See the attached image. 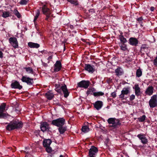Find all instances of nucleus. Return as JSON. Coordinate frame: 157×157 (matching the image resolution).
<instances>
[{"mask_svg":"<svg viewBox=\"0 0 157 157\" xmlns=\"http://www.w3.org/2000/svg\"><path fill=\"white\" fill-rule=\"evenodd\" d=\"M148 47L146 46V44H142L140 48V52L141 53H142V52H146L145 50H148Z\"/></svg>","mask_w":157,"mask_h":157,"instance_id":"nucleus-31","label":"nucleus"},{"mask_svg":"<svg viewBox=\"0 0 157 157\" xmlns=\"http://www.w3.org/2000/svg\"><path fill=\"white\" fill-rule=\"evenodd\" d=\"M52 58V56H51L48 57V58L47 59L48 60H50Z\"/></svg>","mask_w":157,"mask_h":157,"instance_id":"nucleus-58","label":"nucleus"},{"mask_svg":"<svg viewBox=\"0 0 157 157\" xmlns=\"http://www.w3.org/2000/svg\"><path fill=\"white\" fill-rule=\"evenodd\" d=\"M10 13L9 11H4L2 12V16L3 18H6L10 16Z\"/></svg>","mask_w":157,"mask_h":157,"instance_id":"nucleus-32","label":"nucleus"},{"mask_svg":"<svg viewBox=\"0 0 157 157\" xmlns=\"http://www.w3.org/2000/svg\"><path fill=\"white\" fill-rule=\"evenodd\" d=\"M130 87H124L121 91V93L125 95H127L130 93Z\"/></svg>","mask_w":157,"mask_h":157,"instance_id":"nucleus-27","label":"nucleus"},{"mask_svg":"<svg viewBox=\"0 0 157 157\" xmlns=\"http://www.w3.org/2000/svg\"><path fill=\"white\" fill-rule=\"evenodd\" d=\"M94 66H91L90 64H85V69L91 73H93L95 71Z\"/></svg>","mask_w":157,"mask_h":157,"instance_id":"nucleus-14","label":"nucleus"},{"mask_svg":"<svg viewBox=\"0 0 157 157\" xmlns=\"http://www.w3.org/2000/svg\"><path fill=\"white\" fill-rule=\"evenodd\" d=\"M107 122L109 124H112L109 127H112L113 129L118 128L121 125L120 121L115 118H109L107 120Z\"/></svg>","mask_w":157,"mask_h":157,"instance_id":"nucleus-2","label":"nucleus"},{"mask_svg":"<svg viewBox=\"0 0 157 157\" xmlns=\"http://www.w3.org/2000/svg\"><path fill=\"white\" fill-rule=\"evenodd\" d=\"M94 107L98 110L101 108L103 105V102L100 101H97L93 104Z\"/></svg>","mask_w":157,"mask_h":157,"instance_id":"nucleus-15","label":"nucleus"},{"mask_svg":"<svg viewBox=\"0 0 157 157\" xmlns=\"http://www.w3.org/2000/svg\"><path fill=\"white\" fill-rule=\"evenodd\" d=\"M111 95L113 98H115L116 97V93L115 92H112L111 94Z\"/></svg>","mask_w":157,"mask_h":157,"instance_id":"nucleus-46","label":"nucleus"},{"mask_svg":"<svg viewBox=\"0 0 157 157\" xmlns=\"http://www.w3.org/2000/svg\"><path fill=\"white\" fill-rule=\"evenodd\" d=\"M54 72H57L60 71L62 67L61 61L60 60H57L54 64Z\"/></svg>","mask_w":157,"mask_h":157,"instance_id":"nucleus-12","label":"nucleus"},{"mask_svg":"<svg viewBox=\"0 0 157 157\" xmlns=\"http://www.w3.org/2000/svg\"><path fill=\"white\" fill-rule=\"evenodd\" d=\"M149 104L151 108H153L157 106V101H149Z\"/></svg>","mask_w":157,"mask_h":157,"instance_id":"nucleus-26","label":"nucleus"},{"mask_svg":"<svg viewBox=\"0 0 157 157\" xmlns=\"http://www.w3.org/2000/svg\"><path fill=\"white\" fill-rule=\"evenodd\" d=\"M5 124H7L6 126V129L9 131L20 129L22 128L23 124L21 121L17 119L13 120L9 123H6Z\"/></svg>","mask_w":157,"mask_h":157,"instance_id":"nucleus-1","label":"nucleus"},{"mask_svg":"<svg viewBox=\"0 0 157 157\" xmlns=\"http://www.w3.org/2000/svg\"><path fill=\"white\" fill-rule=\"evenodd\" d=\"M3 57V53L0 51V58H2Z\"/></svg>","mask_w":157,"mask_h":157,"instance_id":"nucleus-55","label":"nucleus"},{"mask_svg":"<svg viewBox=\"0 0 157 157\" xmlns=\"http://www.w3.org/2000/svg\"><path fill=\"white\" fill-rule=\"evenodd\" d=\"M45 147L46 148V151L48 153H50L52 151V149L50 146Z\"/></svg>","mask_w":157,"mask_h":157,"instance_id":"nucleus-43","label":"nucleus"},{"mask_svg":"<svg viewBox=\"0 0 157 157\" xmlns=\"http://www.w3.org/2000/svg\"><path fill=\"white\" fill-rule=\"evenodd\" d=\"M6 106V103H3L0 105V112H4Z\"/></svg>","mask_w":157,"mask_h":157,"instance_id":"nucleus-28","label":"nucleus"},{"mask_svg":"<svg viewBox=\"0 0 157 157\" xmlns=\"http://www.w3.org/2000/svg\"><path fill=\"white\" fill-rule=\"evenodd\" d=\"M124 95L125 94H123L121 93V94L119 96V98H121V100H123L124 97Z\"/></svg>","mask_w":157,"mask_h":157,"instance_id":"nucleus-47","label":"nucleus"},{"mask_svg":"<svg viewBox=\"0 0 157 157\" xmlns=\"http://www.w3.org/2000/svg\"><path fill=\"white\" fill-rule=\"evenodd\" d=\"M149 101H157V94H155L152 96Z\"/></svg>","mask_w":157,"mask_h":157,"instance_id":"nucleus-40","label":"nucleus"},{"mask_svg":"<svg viewBox=\"0 0 157 157\" xmlns=\"http://www.w3.org/2000/svg\"><path fill=\"white\" fill-rule=\"evenodd\" d=\"M115 75L117 77L122 75L124 74V71L123 69L120 67H118L115 70Z\"/></svg>","mask_w":157,"mask_h":157,"instance_id":"nucleus-16","label":"nucleus"},{"mask_svg":"<svg viewBox=\"0 0 157 157\" xmlns=\"http://www.w3.org/2000/svg\"><path fill=\"white\" fill-rule=\"evenodd\" d=\"M28 46L31 48H38L40 47L39 44L32 42H29L28 43Z\"/></svg>","mask_w":157,"mask_h":157,"instance_id":"nucleus-21","label":"nucleus"},{"mask_svg":"<svg viewBox=\"0 0 157 157\" xmlns=\"http://www.w3.org/2000/svg\"><path fill=\"white\" fill-rule=\"evenodd\" d=\"M59 157H64V156L62 155H60Z\"/></svg>","mask_w":157,"mask_h":157,"instance_id":"nucleus-64","label":"nucleus"},{"mask_svg":"<svg viewBox=\"0 0 157 157\" xmlns=\"http://www.w3.org/2000/svg\"><path fill=\"white\" fill-rule=\"evenodd\" d=\"M52 142V141L50 139H44L43 142V145L44 147L49 146Z\"/></svg>","mask_w":157,"mask_h":157,"instance_id":"nucleus-20","label":"nucleus"},{"mask_svg":"<svg viewBox=\"0 0 157 157\" xmlns=\"http://www.w3.org/2000/svg\"><path fill=\"white\" fill-rule=\"evenodd\" d=\"M154 64L155 65H157V55L156 56L155 58V59L154 60Z\"/></svg>","mask_w":157,"mask_h":157,"instance_id":"nucleus-49","label":"nucleus"},{"mask_svg":"<svg viewBox=\"0 0 157 157\" xmlns=\"http://www.w3.org/2000/svg\"><path fill=\"white\" fill-rule=\"evenodd\" d=\"M155 7L153 6H151L150 7V10L151 11H153L155 10Z\"/></svg>","mask_w":157,"mask_h":157,"instance_id":"nucleus-57","label":"nucleus"},{"mask_svg":"<svg viewBox=\"0 0 157 157\" xmlns=\"http://www.w3.org/2000/svg\"><path fill=\"white\" fill-rule=\"evenodd\" d=\"M135 96L134 94H132L130 96L129 100L130 101H132L135 99Z\"/></svg>","mask_w":157,"mask_h":157,"instance_id":"nucleus-45","label":"nucleus"},{"mask_svg":"<svg viewBox=\"0 0 157 157\" xmlns=\"http://www.w3.org/2000/svg\"><path fill=\"white\" fill-rule=\"evenodd\" d=\"M69 2L72 4H73L75 6H77L78 5V3L77 0H70L68 1Z\"/></svg>","mask_w":157,"mask_h":157,"instance_id":"nucleus-41","label":"nucleus"},{"mask_svg":"<svg viewBox=\"0 0 157 157\" xmlns=\"http://www.w3.org/2000/svg\"><path fill=\"white\" fill-rule=\"evenodd\" d=\"M90 84L91 83L89 81L83 80L78 82L77 85L79 87L87 89Z\"/></svg>","mask_w":157,"mask_h":157,"instance_id":"nucleus-8","label":"nucleus"},{"mask_svg":"<svg viewBox=\"0 0 157 157\" xmlns=\"http://www.w3.org/2000/svg\"><path fill=\"white\" fill-rule=\"evenodd\" d=\"M122 33H121V35L119 36V38L121 43H125L127 41V40L124 37V36L122 35Z\"/></svg>","mask_w":157,"mask_h":157,"instance_id":"nucleus-25","label":"nucleus"},{"mask_svg":"<svg viewBox=\"0 0 157 157\" xmlns=\"http://www.w3.org/2000/svg\"><path fill=\"white\" fill-rule=\"evenodd\" d=\"M137 137L141 140V143L144 144L147 143V139L145 137V135L143 133H140L137 135Z\"/></svg>","mask_w":157,"mask_h":157,"instance_id":"nucleus-11","label":"nucleus"},{"mask_svg":"<svg viewBox=\"0 0 157 157\" xmlns=\"http://www.w3.org/2000/svg\"><path fill=\"white\" fill-rule=\"evenodd\" d=\"M12 89H18L21 90L22 88V86L20 85L19 82L17 81H15L12 82L10 85Z\"/></svg>","mask_w":157,"mask_h":157,"instance_id":"nucleus-13","label":"nucleus"},{"mask_svg":"<svg viewBox=\"0 0 157 157\" xmlns=\"http://www.w3.org/2000/svg\"><path fill=\"white\" fill-rule=\"evenodd\" d=\"M40 14V11L39 10H37L36 12V15L34 17V18L33 20V22L35 23L36 21L38 18L39 15Z\"/></svg>","mask_w":157,"mask_h":157,"instance_id":"nucleus-33","label":"nucleus"},{"mask_svg":"<svg viewBox=\"0 0 157 157\" xmlns=\"http://www.w3.org/2000/svg\"><path fill=\"white\" fill-rule=\"evenodd\" d=\"M95 83V82L94 81H92V83L93 84L91 85L92 86Z\"/></svg>","mask_w":157,"mask_h":157,"instance_id":"nucleus-63","label":"nucleus"},{"mask_svg":"<svg viewBox=\"0 0 157 157\" xmlns=\"http://www.w3.org/2000/svg\"><path fill=\"white\" fill-rule=\"evenodd\" d=\"M89 12L90 13H94L95 12V10L94 9H92L89 10Z\"/></svg>","mask_w":157,"mask_h":157,"instance_id":"nucleus-52","label":"nucleus"},{"mask_svg":"<svg viewBox=\"0 0 157 157\" xmlns=\"http://www.w3.org/2000/svg\"><path fill=\"white\" fill-rule=\"evenodd\" d=\"M41 52L42 53V54H49V52H47V51H45V50H43V51H42Z\"/></svg>","mask_w":157,"mask_h":157,"instance_id":"nucleus-53","label":"nucleus"},{"mask_svg":"<svg viewBox=\"0 0 157 157\" xmlns=\"http://www.w3.org/2000/svg\"><path fill=\"white\" fill-rule=\"evenodd\" d=\"M42 11L43 13L45 15L51 14V11L45 5H44L42 7Z\"/></svg>","mask_w":157,"mask_h":157,"instance_id":"nucleus-18","label":"nucleus"},{"mask_svg":"<svg viewBox=\"0 0 157 157\" xmlns=\"http://www.w3.org/2000/svg\"><path fill=\"white\" fill-rule=\"evenodd\" d=\"M136 76L137 77H139L142 75V71L141 69H138L136 71Z\"/></svg>","mask_w":157,"mask_h":157,"instance_id":"nucleus-36","label":"nucleus"},{"mask_svg":"<svg viewBox=\"0 0 157 157\" xmlns=\"http://www.w3.org/2000/svg\"><path fill=\"white\" fill-rule=\"evenodd\" d=\"M51 14H47L45 15L46 16V18L45 19V20L46 21H48L49 18L50 17V15Z\"/></svg>","mask_w":157,"mask_h":157,"instance_id":"nucleus-50","label":"nucleus"},{"mask_svg":"<svg viewBox=\"0 0 157 157\" xmlns=\"http://www.w3.org/2000/svg\"><path fill=\"white\" fill-rule=\"evenodd\" d=\"M98 151V148L94 146L91 147V148L89 150V157H96Z\"/></svg>","mask_w":157,"mask_h":157,"instance_id":"nucleus-7","label":"nucleus"},{"mask_svg":"<svg viewBox=\"0 0 157 157\" xmlns=\"http://www.w3.org/2000/svg\"><path fill=\"white\" fill-rule=\"evenodd\" d=\"M70 28L71 29H73L74 28V26L73 25H71L70 26Z\"/></svg>","mask_w":157,"mask_h":157,"instance_id":"nucleus-60","label":"nucleus"},{"mask_svg":"<svg viewBox=\"0 0 157 157\" xmlns=\"http://www.w3.org/2000/svg\"><path fill=\"white\" fill-rule=\"evenodd\" d=\"M82 130L83 132H86L89 131V128L87 126H85L82 127Z\"/></svg>","mask_w":157,"mask_h":157,"instance_id":"nucleus-38","label":"nucleus"},{"mask_svg":"<svg viewBox=\"0 0 157 157\" xmlns=\"http://www.w3.org/2000/svg\"><path fill=\"white\" fill-rule=\"evenodd\" d=\"M58 131L60 134H63L67 130V128L66 126H63L59 127Z\"/></svg>","mask_w":157,"mask_h":157,"instance_id":"nucleus-22","label":"nucleus"},{"mask_svg":"<svg viewBox=\"0 0 157 157\" xmlns=\"http://www.w3.org/2000/svg\"><path fill=\"white\" fill-rule=\"evenodd\" d=\"M45 96L47 99L49 100H52L54 97L53 94L49 92H48L45 94Z\"/></svg>","mask_w":157,"mask_h":157,"instance_id":"nucleus-23","label":"nucleus"},{"mask_svg":"<svg viewBox=\"0 0 157 157\" xmlns=\"http://www.w3.org/2000/svg\"><path fill=\"white\" fill-rule=\"evenodd\" d=\"M133 88L135 90V95L138 96L141 94L140 89L138 84H135Z\"/></svg>","mask_w":157,"mask_h":157,"instance_id":"nucleus-17","label":"nucleus"},{"mask_svg":"<svg viewBox=\"0 0 157 157\" xmlns=\"http://www.w3.org/2000/svg\"><path fill=\"white\" fill-rule=\"evenodd\" d=\"M4 112H0V118L6 119L9 116L7 113H4Z\"/></svg>","mask_w":157,"mask_h":157,"instance_id":"nucleus-30","label":"nucleus"},{"mask_svg":"<svg viewBox=\"0 0 157 157\" xmlns=\"http://www.w3.org/2000/svg\"><path fill=\"white\" fill-rule=\"evenodd\" d=\"M139 42V40L136 38L131 37L129 38L128 43L130 45L136 47L138 46Z\"/></svg>","mask_w":157,"mask_h":157,"instance_id":"nucleus-9","label":"nucleus"},{"mask_svg":"<svg viewBox=\"0 0 157 157\" xmlns=\"http://www.w3.org/2000/svg\"><path fill=\"white\" fill-rule=\"evenodd\" d=\"M136 20L137 22L139 24H142L143 23L144 19L142 16L137 18Z\"/></svg>","mask_w":157,"mask_h":157,"instance_id":"nucleus-37","label":"nucleus"},{"mask_svg":"<svg viewBox=\"0 0 157 157\" xmlns=\"http://www.w3.org/2000/svg\"><path fill=\"white\" fill-rule=\"evenodd\" d=\"M28 1L26 0H21L19 3L21 5H26L27 4Z\"/></svg>","mask_w":157,"mask_h":157,"instance_id":"nucleus-44","label":"nucleus"},{"mask_svg":"<svg viewBox=\"0 0 157 157\" xmlns=\"http://www.w3.org/2000/svg\"><path fill=\"white\" fill-rule=\"evenodd\" d=\"M21 80L22 82L26 83L29 86L33 85L34 83L33 78H30L27 75H22Z\"/></svg>","mask_w":157,"mask_h":157,"instance_id":"nucleus-5","label":"nucleus"},{"mask_svg":"<svg viewBox=\"0 0 157 157\" xmlns=\"http://www.w3.org/2000/svg\"><path fill=\"white\" fill-rule=\"evenodd\" d=\"M65 123V120L63 118H59L56 119L52 120L51 122V124L59 127L63 126Z\"/></svg>","mask_w":157,"mask_h":157,"instance_id":"nucleus-4","label":"nucleus"},{"mask_svg":"<svg viewBox=\"0 0 157 157\" xmlns=\"http://www.w3.org/2000/svg\"><path fill=\"white\" fill-rule=\"evenodd\" d=\"M15 111L18 113H19L20 111V110L19 109H18V107H16L15 109Z\"/></svg>","mask_w":157,"mask_h":157,"instance_id":"nucleus-51","label":"nucleus"},{"mask_svg":"<svg viewBox=\"0 0 157 157\" xmlns=\"http://www.w3.org/2000/svg\"><path fill=\"white\" fill-rule=\"evenodd\" d=\"M91 92V91L90 89V88H89L88 90H87V91H86V93L87 95H88L89 94H92V93Z\"/></svg>","mask_w":157,"mask_h":157,"instance_id":"nucleus-48","label":"nucleus"},{"mask_svg":"<svg viewBox=\"0 0 157 157\" xmlns=\"http://www.w3.org/2000/svg\"><path fill=\"white\" fill-rule=\"evenodd\" d=\"M104 94V93L101 92H95L93 93V95L95 97L99 96H102Z\"/></svg>","mask_w":157,"mask_h":157,"instance_id":"nucleus-34","label":"nucleus"},{"mask_svg":"<svg viewBox=\"0 0 157 157\" xmlns=\"http://www.w3.org/2000/svg\"><path fill=\"white\" fill-rule=\"evenodd\" d=\"M10 43L12 44V46L16 48L18 47V45L17 39L15 37H11L9 39Z\"/></svg>","mask_w":157,"mask_h":157,"instance_id":"nucleus-10","label":"nucleus"},{"mask_svg":"<svg viewBox=\"0 0 157 157\" xmlns=\"http://www.w3.org/2000/svg\"><path fill=\"white\" fill-rule=\"evenodd\" d=\"M62 86L59 84H55V90L57 92V90L58 89H60V87Z\"/></svg>","mask_w":157,"mask_h":157,"instance_id":"nucleus-42","label":"nucleus"},{"mask_svg":"<svg viewBox=\"0 0 157 157\" xmlns=\"http://www.w3.org/2000/svg\"><path fill=\"white\" fill-rule=\"evenodd\" d=\"M40 128L41 131L43 132H47L50 134L52 132L51 130V128L50 127L49 124L45 121H42L40 123Z\"/></svg>","mask_w":157,"mask_h":157,"instance_id":"nucleus-3","label":"nucleus"},{"mask_svg":"<svg viewBox=\"0 0 157 157\" xmlns=\"http://www.w3.org/2000/svg\"><path fill=\"white\" fill-rule=\"evenodd\" d=\"M66 43L65 42H63V41L62 42V44H64V49H63V52L64 51L66 50V47H65V43Z\"/></svg>","mask_w":157,"mask_h":157,"instance_id":"nucleus-56","label":"nucleus"},{"mask_svg":"<svg viewBox=\"0 0 157 157\" xmlns=\"http://www.w3.org/2000/svg\"><path fill=\"white\" fill-rule=\"evenodd\" d=\"M154 88L152 86H149L146 89L145 93L146 94L149 96H151L152 95L153 93Z\"/></svg>","mask_w":157,"mask_h":157,"instance_id":"nucleus-19","label":"nucleus"},{"mask_svg":"<svg viewBox=\"0 0 157 157\" xmlns=\"http://www.w3.org/2000/svg\"><path fill=\"white\" fill-rule=\"evenodd\" d=\"M90 88L91 91V92H93V93L94 92H95L96 91V89L95 88H94L91 87V88Z\"/></svg>","mask_w":157,"mask_h":157,"instance_id":"nucleus-54","label":"nucleus"},{"mask_svg":"<svg viewBox=\"0 0 157 157\" xmlns=\"http://www.w3.org/2000/svg\"><path fill=\"white\" fill-rule=\"evenodd\" d=\"M81 40L83 42H85V39H83V38H82L81 39Z\"/></svg>","mask_w":157,"mask_h":157,"instance_id":"nucleus-61","label":"nucleus"},{"mask_svg":"<svg viewBox=\"0 0 157 157\" xmlns=\"http://www.w3.org/2000/svg\"><path fill=\"white\" fill-rule=\"evenodd\" d=\"M13 13L17 17V18H20L21 17V15L18 11L17 10L14 9L13 10Z\"/></svg>","mask_w":157,"mask_h":157,"instance_id":"nucleus-35","label":"nucleus"},{"mask_svg":"<svg viewBox=\"0 0 157 157\" xmlns=\"http://www.w3.org/2000/svg\"><path fill=\"white\" fill-rule=\"evenodd\" d=\"M23 69H25L26 70V72H27L28 74H33L34 73L33 69L30 67H24Z\"/></svg>","mask_w":157,"mask_h":157,"instance_id":"nucleus-24","label":"nucleus"},{"mask_svg":"<svg viewBox=\"0 0 157 157\" xmlns=\"http://www.w3.org/2000/svg\"><path fill=\"white\" fill-rule=\"evenodd\" d=\"M120 47L121 49L124 51H125L128 50L127 45L125 43H121V45L120 44Z\"/></svg>","mask_w":157,"mask_h":157,"instance_id":"nucleus-29","label":"nucleus"},{"mask_svg":"<svg viewBox=\"0 0 157 157\" xmlns=\"http://www.w3.org/2000/svg\"><path fill=\"white\" fill-rule=\"evenodd\" d=\"M108 101H111L112 100H113V98H108Z\"/></svg>","mask_w":157,"mask_h":157,"instance_id":"nucleus-59","label":"nucleus"},{"mask_svg":"<svg viewBox=\"0 0 157 157\" xmlns=\"http://www.w3.org/2000/svg\"><path fill=\"white\" fill-rule=\"evenodd\" d=\"M63 91L64 94V96L65 98H67L69 96V92L67 88L66 85L64 84L62 85L60 87V89H58L57 90V92L59 94H61Z\"/></svg>","mask_w":157,"mask_h":157,"instance_id":"nucleus-6","label":"nucleus"},{"mask_svg":"<svg viewBox=\"0 0 157 157\" xmlns=\"http://www.w3.org/2000/svg\"><path fill=\"white\" fill-rule=\"evenodd\" d=\"M146 116L145 115H143L142 117L138 118L139 121L142 122L144 121L145 120Z\"/></svg>","mask_w":157,"mask_h":157,"instance_id":"nucleus-39","label":"nucleus"},{"mask_svg":"<svg viewBox=\"0 0 157 157\" xmlns=\"http://www.w3.org/2000/svg\"><path fill=\"white\" fill-rule=\"evenodd\" d=\"M34 23L35 24V27H36V25H37V23L36 22V21H35V23Z\"/></svg>","mask_w":157,"mask_h":157,"instance_id":"nucleus-62","label":"nucleus"}]
</instances>
